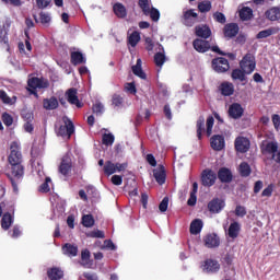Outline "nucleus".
<instances>
[{
	"instance_id": "0e129e2a",
	"label": "nucleus",
	"mask_w": 280,
	"mask_h": 280,
	"mask_svg": "<svg viewBox=\"0 0 280 280\" xmlns=\"http://www.w3.org/2000/svg\"><path fill=\"white\" fill-rule=\"evenodd\" d=\"M272 191H273V186H272V184H270L269 186H267V188H265V190H262L261 196L262 197H271Z\"/></svg>"
},
{
	"instance_id": "5701e85b",
	"label": "nucleus",
	"mask_w": 280,
	"mask_h": 280,
	"mask_svg": "<svg viewBox=\"0 0 280 280\" xmlns=\"http://www.w3.org/2000/svg\"><path fill=\"white\" fill-rule=\"evenodd\" d=\"M70 63L74 67L86 63V58L83 56L81 51H72L70 52Z\"/></svg>"
},
{
	"instance_id": "c03bdc74",
	"label": "nucleus",
	"mask_w": 280,
	"mask_h": 280,
	"mask_svg": "<svg viewBox=\"0 0 280 280\" xmlns=\"http://www.w3.org/2000/svg\"><path fill=\"white\" fill-rule=\"evenodd\" d=\"M212 9V3L210 1H202L198 3V11L201 13L210 12Z\"/></svg>"
},
{
	"instance_id": "de8ad7c7",
	"label": "nucleus",
	"mask_w": 280,
	"mask_h": 280,
	"mask_svg": "<svg viewBox=\"0 0 280 280\" xmlns=\"http://www.w3.org/2000/svg\"><path fill=\"white\" fill-rule=\"evenodd\" d=\"M112 104L115 108H121L124 104V98L119 94H114L112 97Z\"/></svg>"
},
{
	"instance_id": "4be33fe9",
	"label": "nucleus",
	"mask_w": 280,
	"mask_h": 280,
	"mask_svg": "<svg viewBox=\"0 0 280 280\" xmlns=\"http://www.w3.org/2000/svg\"><path fill=\"white\" fill-rule=\"evenodd\" d=\"M219 91H220L221 95H223L224 97H231V95H233L235 93L233 83L228 82V81H225L219 85Z\"/></svg>"
},
{
	"instance_id": "b1692460",
	"label": "nucleus",
	"mask_w": 280,
	"mask_h": 280,
	"mask_svg": "<svg viewBox=\"0 0 280 280\" xmlns=\"http://www.w3.org/2000/svg\"><path fill=\"white\" fill-rule=\"evenodd\" d=\"M242 231V225L240 222L234 221L230 223V228H228V236L232 240H236Z\"/></svg>"
},
{
	"instance_id": "e433bc0d",
	"label": "nucleus",
	"mask_w": 280,
	"mask_h": 280,
	"mask_svg": "<svg viewBox=\"0 0 280 280\" xmlns=\"http://www.w3.org/2000/svg\"><path fill=\"white\" fill-rule=\"evenodd\" d=\"M240 18L242 21H250L253 18V9H250V7H243L240 11Z\"/></svg>"
},
{
	"instance_id": "cd10ccee",
	"label": "nucleus",
	"mask_w": 280,
	"mask_h": 280,
	"mask_svg": "<svg viewBox=\"0 0 280 280\" xmlns=\"http://www.w3.org/2000/svg\"><path fill=\"white\" fill-rule=\"evenodd\" d=\"M14 223V217L10 212H5L1 218V228L3 231H9Z\"/></svg>"
},
{
	"instance_id": "09e8293b",
	"label": "nucleus",
	"mask_w": 280,
	"mask_h": 280,
	"mask_svg": "<svg viewBox=\"0 0 280 280\" xmlns=\"http://www.w3.org/2000/svg\"><path fill=\"white\" fill-rule=\"evenodd\" d=\"M206 133H207V137H210L212 135V129H213V126H214V118L212 116H209L206 120Z\"/></svg>"
},
{
	"instance_id": "680f3d73",
	"label": "nucleus",
	"mask_w": 280,
	"mask_h": 280,
	"mask_svg": "<svg viewBox=\"0 0 280 280\" xmlns=\"http://www.w3.org/2000/svg\"><path fill=\"white\" fill-rule=\"evenodd\" d=\"M51 3V0H36V5L38 9H46Z\"/></svg>"
},
{
	"instance_id": "2f4dec72",
	"label": "nucleus",
	"mask_w": 280,
	"mask_h": 280,
	"mask_svg": "<svg viewBox=\"0 0 280 280\" xmlns=\"http://www.w3.org/2000/svg\"><path fill=\"white\" fill-rule=\"evenodd\" d=\"M246 72L241 68H236L234 70H232V74H231V78H232V81L236 82V81H240V82H246L247 81V78H246Z\"/></svg>"
},
{
	"instance_id": "13d9d810",
	"label": "nucleus",
	"mask_w": 280,
	"mask_h": 280,
	"mask_svg": "<svg viewBox=\"0 0 280 280\" xmlns=\"http://www.w3.org/2000/svg\"><path fill=\"white\" fill-rule=\"evenodd\" d=\"M144 46L147 51L154 50V40H152V37H145L144 38Z\"/></svg>"
},
{
	"instance_id": "3c124183",
	"label": "nucleus",
	"mask_w": 280,
	"mask_h": 280,
	"mask_svg": "<svg viewBox=\"0 0 280 280\" xmlns=\"http://www.w3.org/2000/svg\"><path fill=\"white\" fill-rule=\"evenodd\" d=\"M168 206H170V197L165 196L159 205L160 212L165 213L168 210Z\"/></svg>"
},
{
	"instance_id": "052dcab7",
	"label": "nucleus",
	"mask_w": 280,
	"mask_h": 280,
	"mask_svg": "<svg viewBox=\"0 0 280 280\" xmlns=\"http://www.w3.org/2000/svg\"><path fill=\"white\" fill-rule=\"evenodd\" d=\"M50 21H51V18H50L49 13H44V12L39 13V22L42 24H48V23H50Z\"/></svg>"
},
{
	"instance_id": "a18cd8bd",
	"label": "nucleus",
	"mask_w": 280,
	"mask_h": 280,
	"mask_svg": "<svg viewBox=\"0 0 280 280\" xmlns=\"http://www.w3.org/2000/svg\"><path fill=\"white\" fill-rule=\"evenodd\" d=\"M212 19L214 22L219 23V24H225L226 23V15H224V13H221V11H215L212 14Z\"/></svg>"
},
{
	"instance_id": "69168bd1",
	"label": "nucleus",
	"mask_w": 280,
	"mask_h": 280,
	"mask_svg": "<svg viewBox=\"0 0 280 280\" xmlns=\"http://www.w3.org/2000/svg\"><path fill=\"white\" fill-rule=\"evenodd\" d=\"M112 183L115 186H120L122 184V177L121 175H113Z\"/></svg>"
},
{
	"instance_id": "0eeeda50",
	"label": "nucleus",
	"mask_w": 280,
	"mask_h": 280,
	"mask_svg": "<svg viewBox=\"0 0 280 280\" xmlns=\"http://www.w3.org/2000/svg\"><path fill=\"white\" fill-rule=\"evenodd\" d=\"M240 67L244 70L248 75L252 74L256 69V58L253 54L247 52L242 61L240 62Z\"/></svg>"
},
{
	"instance_id": "f3484780",
	"label": "nucleus",
	"mask_w": 280,
	"mask_h": 280,
	"mask_svg": "<svg viewBox=\"0 0 280 280\" xmlns=\"http://www.w3.org/2000/svg\"><path fill=\"white\" fill-rule=\"evenodd\" d=\"M228 115L232 119H240L244 115V108L240 103H233L228 109Z\"/></svg>"
},
{
	"instance_id": "9d476101",
	"label": "nucleus",
	"mask_w": 280,
	"mask_h": 280,
	"mask_svg": "<svg viewBox=\"0 0 280 280\" xmlns=\"http://www.w3.org/2000/svg\"><path fill=\"white\" fill-rule=\"evenodd\" d=\"M221 244V240L215 233H209L203 237V245L208 249L218 248Z\"/></svg>"
},
{
	"instance_id": "4468645a",
	"label": "nucleus",
	"mask_w": 280,
	"mask_h": 280,
	"mask_svg": "<svg viewBox=\"0 0 280 280\" xmlns=\"http://www.w3.org/2000/svg\"><path fill=\"white\" fill-rule=\"evenodd\" d=\"M240 33V26L235 22H231L223 26V35L225 38H234Z\"/></svg>"
},
{
	"instance_id": "a19ab883",
	"label": "nucleus",
	"mask_w": 280,
	"mask_h": 280,
	"mask_svg": "<svg viewBox=\"0 0 280 280\" xmlns=\"http://www.w3.org/2000/svg\"><path fill=\"white\" fill-rule=\"evenodd\" d=\"M138 5L145 16L150 15V0H139Z\"/></svg>"
},
{
	"instance_id": "6ab92c4d",
	"label": "nucleus",
	"mask_w": 280,
	"mask_h": 280,
	"mask_svg": "<svg viewBox=\"0 0 280 280\" xmlns=\"http://www.w3.org/2000/svg\"><path fill=\"white\" fill-rule=\"evenodd\" d=\"M153 177L159 185H165L167 178L165 167L163 165H160L156 170H153Z\"/></svg>"
},
{
	"instance_id": "c756f323",
	"label": "nucleus",
	"mask_w": 280,
	"mask_h": 280,
	"mask_svg": "<svg viewBox=\"0 0 280 280\" xmlns=\"http://www.w3.org/2000/svg\"><path fill=\"white\" fill-rule=\"evenodd\" d=\"M266 19L271 22H276L280 20V7H271L265 13Z\"/></svg>"
},
{
	"instance_id": "ddd939ff",
	"label": "nucleus",
	"mask_w": 280,
	"mask_h": 280,
	"mask_svg": "<svg viewBox=\"0 0 280 280\" xmlns=\"http://www.w3.org/2000/svg\"><path fill=\"white\" fill-rule=\"evenodd\" d=\"M195 35L202 39H208L212 35V31L208 24H199L195 26Z\"/></svg>"
},
{
	"instance_id": "79ce46f5",
	"label": "nucleus",
	"mask_w": 280,
	"mask_h": 280,
	"mask_svg": "<svg viewBox=\"0 0 280 280\" xmlns=\"http://www.w3.org/2000/svg\"><path fill=\"white\" fill-rule=\"evenodd\" d=\"M240 174H241L242 177H248L252 174V168L248 165V163L243 162L240 165Z\"/></svg>"
},
{
	"instance_id": "8fccbe9b",
	"label": "nucleus",
	"mask_w": 280,
	"mask_h": 280,
	"mask_svg": "<svg viewBox=\"0 0 280 280\" xmlns=\"http://www.w3.org/2000/svg\"><path fill=\"white\" fill-rule=\"evenodd\" d=\"M149 15L153 22H159L161 19V13L159 9H155L154 7H151V9H149Z\"/></svg>"
},
{
	"instance_id": "2eb2a0df",
	"label": "nucleus",
	"mask_w": 280,
	"mask_h": 280,
	"mask_svg": "<svg viewBox=\"0 0 280 280\" xmlns=\"http://www.w3.org/2000/svg\"><path fill=\"white\" fill-rule=\"evenodd\" d=\"M66 95L68 97V102L78 108H83V103L79 101L78 90L75 88L68 89L66 91Z\"/></svg>"
},
{
	"instance_id": "7c9ffc66",
	"label": "nucleus",
	"mask_w": 280,
	"mask_h": 280,
	"mask_svg": "<svg viewBox=\"0 0 280 280\" xmlns=\"http://www.w3.org/2000/svg\"><path fill=\"white\" fill-rule=\"evenodd\" d=\"M59 103L56 96H51L49 98H44L43 100V108L47 110H54L58 108Z\"/></svg>"
},
{
	"instance_id": "e2e57ef3",
	"label": "nucleus",
	"mask_w": 280,
	"mask_h": 280,
	"mask_svg": "<svg viewBox=\"0 0 280 280\" xmlns=\"http://www.w3.org/2000/svg\"><path fill=\"white\" fill-rule=\"evenodd\" d=\"M93 112L96 114V115H102L103 112H104V105L102 103H95L93 105Z\"/></svg>"
},
{
	"instance_id": "72a5a7b5",
	"label": "nucleus",
	"mask_w": 280,
	"mask_h": 280,
	"mask_svg": "<svg viewBox=\"0 0 280 280\" xmlns=\"http://www.w3.org/2000/svg\"><path fill=\"white\" fill-rule=\"evenodd\" d=\"M142 61L141 58L137 59V63L135 66H132V72L136 77L140 78L141 80H145L147 75L145 72L143 71V69L141 68Z\"/></svg>"
},
{
	"instance_id": "bb28decb",
	"label": "nucleus",
	"mask_w": 280,
	"mask_h": 280,
	"mask_svg": "<svg viewBox=\"0 0 280 280\" xmlns=\"http://www.w3.org/2000/svg\"><path fill=\"white\" fill-rule=\"evenodd\" d=\"M65 276V272L59 267H52L47 269V277L49 280H61Z\"/></svg>"
},
{
	"instance_id": "20e7f679",
	"label": "nucleus",
	"mask_w": 280,
	"mask_h": 280,
	"mask_svg": "<svg viewBox=\"0 0 280 280\" xmlns=\"http://www.w3.org/2000/svg\"><path fill=\"white\" fill-rule=\"evenodd\" d=\"M260 149L262 154L271 155V160L280 164V145L276 141L262 143Z\"/></svg>"
},
{
	"instance_id": "864d4df0",
	"label": "nucleus",
	"mask_w": 280,
	"mask_h": 280,
	"mask_svg": "<svg viewBox=\"0 0 280 280\" xmlns=\"http://www.w3.org/2000/svg\"><path fill=\"white\" fill-rule=\"evenodd\" d=\"M2 121L7 127H11L14 122V118L9 113L2 114Z\"/></svg>"
},
{
	"instance_id": "423d86ee",
	"label": "nucleus",
	"mask_w": 280,
	"mask_h": 280,
	"mask_svg": "<svg viewBox=\"0 0 280 280\" xmlns=\"http://www.w3.org/2000/svg\"><path fill=\"white\" fill-rule=\"evenodd\" d=\"M180 22L187 27H192L199 22V15L196 13L195 9H187L186 11H183Z\"/></svg>"
},
{
	"instance_id": "9b49d317",
	"label": "nucleus",
	"mask_w": 280,
	"mask_h": 280,
	"mask_svg": "<svg viewBox=\"0 0 280 280\" xmlns=\"http://www.w3.org/2000/svg\"><path fill=\"white\" fill-rule=\"evenodd\" d=\"M192 47L199 54H206L211 49L210 42L201 38H195L192 40Z\"/></svg>"
},
{
	"instance_id": "f03ea898",
	"label": "nucleus",
	"mask_w": 280,
	"mask_h": 280,
	"mask_svg": "<svg viewBox=\"0 0 280 280\" xmlns=\"http://www.w3.org/2000/svg\"><path fill=\"white\" fill-rule=\"evenodd\" d=\"M27 86L30 88L28 89L30 93L35 97H38V93L36 90L49 89L50 83L47 79L33 77L27 80Z\"/></svg>"
},
{
	"instance_id": "4c0bfd02",
	"label": "nucleus",
	"mask_w": 280,
	"mask_h": 280,
	"mask_svg": "<svg viewBox=\"0 0 280 280\" xmlns=\"http://www.w3.org/2000/svg\"><path fill=\"white\" fill-rule=\"evenodd\" d=\"M139 42H141V34H139L137 31H133L128 37V45L135 48Z\"/></svg>"
},
{
	"instance_id": "393cba45",
	"label": "nucleus",
	"mask_w": 280,
	"mask_h": 280,
	"mask_svg": "<svg viewBox=\"0 0 280 280\" xmlns=\"http://www.w3.org/2000/svg\"><path fill=\"white\" fill-rule=\"evenodd\" d=\"M61 250L63 252V255L70 258L77 257L79 253L78 246L71 243L63 244V246L61 247Z\"/></svg>"
},
{
	"instance_id": "f704fd0d",
	"label": "nucleus",
	"mask_w": 280,
	"mask_h": 280,
	"mask_svg": "<svg viewBox=\"0 0 280 280\" xmlns=\"http://www.w3.org/2000/svg\"><path fill=\"white\" fill-rule=\"evenodd\" d=\"M0 100L2 104H7L8 106H13V104H16L18 102L16 96L10 97L4 90H2V93H0Z\"/></svg>"
},
{
	"instance_id": "f8f14e48",
	"label": "nucleus",
	"mask_w": 280,
	"mask_h": 280,
	"mask_svg": "<svg viewBox=\"0 0 280 280\" xmlns=\"http://www.w3.org/2000/svg\"><path fill=\"white\" fill-rule=\"evenodd\" d=\"M234 149L236 152L246 153L250 149V141L245 137H238L234 140Z\"/></svg>"
},
{
	"instance_id": "774afa93",
	"label": "nucleus",
	"mask_w": 280,
	"mask_h": 280,
	"mask_svg": "<svg viewBox=\"0 0 280 280\" xmlns=\"http://www.w3.org/2000/svg\"><path fill=\"white\" fill-rule=\"evenodd\" d=\"M84 278L88 280H98V277L96 273H91V272H84L83 273Z\"/></svg>"
},
{
	"instance_id": "49530a36",
	"label": "nucleus",
	"mask_w": 280,
	"mask_h": 280,
	"mask_svg": "<svg viewBox=\"0 0 280 280\" xmlns=\"http://www.w3.org/2000/svg\"><path fill=\"white\" fill-rule=\"evenodd\" d=\"M103 170H104L105 175H107V176H110L116 173L115 164L112 163L110 161H107L105 163Z\"/></svg>"
},
{
	"instance_id": "f257e3e1",
	"label": "nucleus",
	"mask_w": 280,
	"mask_h": 280,
	"mask_svg": "<svg viewBox=\"0 0 280 280\" xmlns=\"http://www.w3.org/2000/svg\"><path fill=\"white\" fill-rule=\"evenodd\" d=\"M8 162L11 165V173L7 174V177L11 183L13 191L19 192V184L25 174V167L23 165V154L21 152V147L18 142L11 143Z\"/></svg>"
},
{
	"instance_id": "c85d7f7f",
	"label": "nucleus",
	"mask_w": 280,
	"mask_h": 280,
	"mask_svg": "<svg viewBox=\"0 0 280 280\" xmlns=\"http://www.w3.org/2000/svg\"><path fill=\"white\" fill-rule=\"evenodd\" d=\"M203 229V222L201 219H195L191 221L190 226H189V233L191 235H198L201 233Z\"/></svg>"
},
{
	"instance_id": "603ef678",
	"label": "nucleus",
	"mask_w": 280,
	"mask_h": 280,
	"mask_svg": "<svg viewBox=\"0 0 280 280\" xmlns=\"http://www.w3.org/2000/svg\"><path fill=\"white\" fill-rule=\"evenodd\" d=\"M115 137L112 133H104L102 138L103 144L109 147L114 143Z\"/></svg>"
},
{
	"instance_id": "5fc2aeb1",
	"label": "nucleus",
	"mask_w": 280,
	"mask_h": 280,
	"mask_svg": "<svg viewBox=\"0 0 280 280\" xmlns=\"http://www.w3.org/2000/svg\"><path fill=\"white\" fill-rule=\"evenodd\" d=\"M234 214L238 218H244L247 214V210L244 206H236V210H234Z\"/></svg>"
},
{
	"instance_id": "a211bd4d",
	"label": "nucleus",
	"mask_w": 280,
	"mask_h": 280,
	"mask_svg": "<svg viewBox=\"0 0 280 280\" xmlns=\"http://www.w3.org/2000/svg\"><path fill=\"white\" fill-rule=\"evenodd\" d=\"M217 177L220 180V183H223V184H230L233 180V174L231 170L226 167L220 168L218 171Z\"/></svg>"
},
{
	"instance_id": "338daca9",
	"label": "nucleus",
	"mask_w": 280,
	"mask_h": 280,
	"mask_svg": "<svg viewBox=\"0 0 280 280\" xmlns=\"http://www.w3.org/2000/svg\"><path fill=\"white\" fill-rule=\"evenodd\" d=\"M272 122L276 128V130H279L280 128V116L278 114L272 115Z\"/></svg>"
},
{
	"instance_id": "aec40b11",
	"label": "nucleus",
	"mask_w": 280,
	"mask_h": 280,
	"mask_svg": "<svg viewBox=\"0 0 280 280\" xmlns=\"http://www.w3.org/2000/svg\"><path fill=\"white\" fill-rule=\"evenodd\" d=\"M210 145L214 151L223 150L225 147L224 137L220 135L212 136L210 139Z\"/></svg>"
},
{
	"instance_id": "6e6552de",
	"label": "nucleus",
	"mask_w": 280,
	"mask_h": 280,
	"mask_svg": "<svg viewBox=\"0 0 280 280\" xmlns=\"http://www.w3.org/2000/svg\"><path fill=\"white\" fill-rule=\"evenodd\" d=\"M218 175L212 170H205L201 172L200 182L203 187H212L215 185Z\"/></svg>"
},
{
	"instance_id": "6e6d98bb",
	"label": "nucleus",
	"mask_w": 280,
	"mask_h": 280,
	"mask_svg": "<svg viewBox=\"0 0 280 280\" xmlns=\"http://www.w3.org/2000/svg\"><path fill=\"white\" fill-rule=\"evenodd\" d=\"M42 155L40 150L37 147L31 149V161L36 162V160Z\"/></svg>"
},
{
	"instance_id": "7ed1b4c3",
	"label": "nucleus",
	"mask_w": 280,
	"mask_h": 280,
	"mask_svg": "<svg viewBox=\"0 0 280 280\" xmlns=\"http://www.w3.org/2000/svg\"><path fill=\"white\" fill-rule=\"evenodd\" d=\"M62 120H63V125L57 127L55 129V132H57V137L70 139L71 136L75 132L74 124L67 116H65Z\"/></svg>"
},
{
	"instance_id": "4d7b16f0",
	"label": "nucleus",
	"mask_w": 280,
	"mask_h": 280,
	"mask_svg": "<svg viewBox=\"0 0 280 280\" xmlns=\"http://www.w3.org/2000/svg\"><path fill=\"white\" fill-rule=\"evenodd\" d=\"M89 237L104 240L105 233L101 230L92 231L89 233Z\"/></svg>"
},
{
	"instance_id": "bf43d9fd",
	"label": "nucleus",
	"mask_w": 280,
	"mask_h": 280,
	"mask_svg": "<svg viewBox=\"0 0 280 280\" xmlns=\"http://www.w3.org/2000/svg\"><path fill=\"white\" fill-rule=\"evenodd\" d=\"M125 91H127L128 93H131V95H136L137 89H136L135 82L126 83Z\"/></svg>"
},
{
	"instance_id": "39448f33",
	"label": "nucleus",
	"mask_w": 280,
	"mask_h": 280,
	"mask_svg": "<svg viewBox=\"0 0 280 280\" xmlns=\"http://www.w3.org/2000/svg\"><path fill=\"white\" fill-rule=\"evenodd\" d=\"M211 69L218 74H224L231 69V66L226 58L215 57L211 60Z\"/></svg>"
},
{
	"instance_id": "dca6fc26",
	"label": "nucleus",
	"mask_w": 280,
	"mask_h": 280,
	"mask_svg": "<svg viewBox=\"0 0 280 280\" xmlns=\"http://www.w3.org/2000/svg\"><path fill=\"white\" fill-rule=\"evenodd\" d=\"M202 270H203V272H207L208 275H214L215 272H219L220 264L217 260L207 259L203 262Z\"/></svg>"
},
{
	"instance_id": "1a4fd4ad",
	"label": "nucleus",
	"mask_w": 280,
	"mask_h": 280,
	"mask_svg": "<svg viewBox=\"0 0 280 280\" xmlns=\"http://www.w3.org/2000/svg\"><path fill=\"white\" fill-rule=\"evenodd\" d=\"M208 211L212 214H219L225 208V201L220 198H212L207 205Z\"/></svg>"
},
{
	"instance_id": "c9c22d12",
	"label": "nucleus",
	"mask_w": 280,
	"mask_h": 280,
	"mask_svg": "<svg viewBox=\"0 0 280 280\" xmlns=\"http://www.w3.org/2000/svg\"><path fill=\"white\" fill-rule=\"evenodd\" d=\"M205 117L200 116L196 121V132L198 140L202 139V132L205 131Z\"/></svg>"
},
{
	"instance_id": "473e14b6",
	"label": "nucleus",
	"mask_w": 280,
	"mask_h": 280,
	"mask_svg": "<svg viewBox=\"0 0 280 280\" xmlns=\"http://www.w3.org/2000/svg\"><path fill=\"white\" fill-rule=\"evenodd\" d=\"M113 12L118 19H126L127 18V9L121 3H115L113 7Z\"/></svg>"
},
{
	"instance_id": "37998d69",
	"label": "nucleus",
	"mask_w": 280,
	"mask_h": 280,
	"mask_svg": "<svg viewBox=\"0 0 280 280\" xmlns=\"http://www.w3.org/2000/svg\"><path fill=\"white\" fill-rule=\"evenodd\" d=\"M49 183H51V178L45 177V182L40 184V186L38 187V191L42 194H48L50 191Z\"/></svg>"
},
{
	"instance_id": "412c9836",
	"label": "nucleus",
	"mask_w": 280,
	"mask_h": 280,
	"mask_svg": "<svg viewBox=\"0 0 280 280\" xmlns=\"http://www.w3.org/2000/svg\"><path fill=\"white\" fill-rule=\"evenodd\" d=\"M72 168V161L69 156H63L61 159V164L59 165V174L68 176Z\"/></svg>"
},
{
	"instance_id": "a878e982",
	"label": "nucleus",
	"mask_w": 280,
	"mask_h": 280,
	"mask_svg": "<svg viewBox=\"0 0 280 280\" xmlns=\"http://www.w3.org/2000/svg\"><path fill=\"white\" fill-rule=\"evenodd\" d=\"M280 32V27L279 26H271L269 28L259 31L258 34L256 35L257 39H265L268 38L272 35H276Z\"/></svg>"
},
{
	"instance_id": "ea45409f",
	"label": "nucleus",
	"mask_w": 280,
	"mask_h": 280,
	"mask_svg": "<svg viewBox=\"0 0 280 280\" xmlns=\"http://www.w3.org/2000/svg\"><path fill=\"white\" fill-rule=\"evenodd\" d=\"M82 224L84 228L90 229L93 228L95 224V220L92 214H84L82 217Z\"/></svg>"
},
{
	"instance_id": "58836bf2",
	"label": "nucleus",
	"mask_w": 280,
	"mask_h": 280,
	"mask_svg": "<svg viewBox=\"0 0 280 280\" xmlns=\"http://www.w3.org/2000/svg\"><path fill=\"white\" fill-rule=\"evenodd\" d=\"M166 62V55L164 52H156L154 55V63L156 67L162 68Z\"/></svg>"
}]
</instances>
